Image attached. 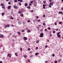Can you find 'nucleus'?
Masks as SVG:
<instances>
[{"instance_id":"obj_9","label":"nucleus","mask_w":63,"mask_h":63,"mask_svg":"<svg viewBox=\"0 0 63 63\" xmlns=\"http://www.w3.org/2000/svg\"><path fill=\"white\" fill-rule=\"evenodd\" d=\"M25 7H26V6H28V4H27V3H26L25 4Z\"/></svg>"},{"instance_id":"obj_1","label":"nucleus","mask_w":63,"mask_h":63,"mask_svg":"<svg viewBox=\"0 0 63 63\" xmlns=\"http://www.w3.org/2000/svg\"><path fill=\"white\" fill-rule=\"evenodd\" d=\"M44 36V34H43V33L42 32L40 34V36H39V37H43Z\"/></svg>"},{"instance_id":"obj_44","label":"nucleus","mask_w":63,"mask_h":63,"mask_svg":"<svg viewBox=\"0 0 63 63\" xmlns=\"http://www.w3.org/2000/svg\"><path fill=\"white\" fill-rule=\"evenodd\" d=\"M45 7H46V6H43V9H45Z\"/></svg>"},{"instance_id":"obj_29","label":"nucleus","mask_w":63,"mask_h":63,"mask_svg":"<svg viewBox=\"0 0 63 63\" xmlns=\"http://www.w3.org/2000/svg\"><path fill=\"white\" fill-rule=\"evenodd\" d=\"M50 8H51V6L50 5H49L48 6Z\"/></svg>"},{"instance_id":"obj_35","label":"nucleus","mask_w":63,"mask_h":63,"mask_svg":"<svg viewBox=\"0 0 63 63\" xmlns=\"http://www.w3.org/2000/svg\"><path fill=\"white\" fill-rule=\"evenodd\" d=\"M43 6H44V7H46V5L45 4H43Z\"/></svg>"},{"instance_id":"obj_20","label":"nucleus","mask_w":63,"mask_h":63,"mask_svg":"<svg viewBox=\"0 0 63 63\" xmlns=\"http://www.w3.org/2000/svg\"><path fill=\"white\" fill-rule=\"evenodd\" d=\"M0 5L1 6H4V4H3V3H1V4Z\"/></svg>"},{"instance_id":"obj_21","label":"nucleus","mask_w":63,"mask_h":63,"mask_svg":"<svg viewBox=\"0 0 63 63\" xmlns=\"http://www.w3.org/2000/svg\"><path fill=\"white\" fill-rule=\"evenodd\" d=\"M43 25H44V26H45L46 25V24H45V23H44L43 24Z\"/></svg>"},{"instance_id":"obj_36","label":"nucleus","mask_w":63,"mask_h":63,"mask_svg":"<svg viewBox=\"0 0 63 63\" xmlns=\"http://www.w3.org/2000/svg\"><path fill=\"white\" fill-rule=\"evenodd\" d=\"M31 49H30V48H29L28 49V50H31Z\"/></svg>"},{"instance_id":"obj_6","label":"nucleus","mask_w":63,"mask_h":63,"mask_svg":"<svg viewBox=\"0 0 63 63\" xmlns=\"http://www.w3.org/2000/svg\"><path fill=\"white\" fill-rule=\"evenodd\" d=\"M53 3H54V1H53V2H51L49 4L50 5H52Z\"/></svg>"},{"instance_id":"obj_17","label":"nucleus","mask_w":63,"mask_h":63,"mask_svg":"<svg viewBox=\"0 0 63 63\" xmlns=\"http://www.w3.org/2000/svg\"><path fill=\"white\" fill-rule=\"evenodd\" d=\"M18 24H21V22L20 21H18Z\"/></svg>"},{"instance_id":"obj_51","label":"nucleus","mask_w":63,"mask_h":63,"mask_svg":"<svg viewBox=\"0 0 63 63\" xmlns=\"http://www.w3.org/2000/svg\"><path fill=\"white\" fill-rule=\"evenodd\" d=\"M61 22H59V24H61Z\"/></svg>"},{"instance_id":"obj_59","label":"nucleus","mask_w":63,"mask_h":63,"mask_svg":"<svg viewBox=\"0 0 63 63\" xmlns=\"http://www.w3.org/2000/svg\"><path fill=\"white\" fill-rule=\"evenodd\" d=\"M11 26H12V27H13V26H14V25H12Z\"/></svg>"},{"instance_id":"obj_38","label":"nucleus","mask_w":63,"mask_h":63,"mask_svg":"<svg viewBox=\"0 0 63 63\" xmlns=\"http://www.w3.org/2000/svg\"><path fill=\"white\" fill-rule=\"evenodd\" d=\"M30 20H29L28 21V22H31V21H30Z\"/></svg>"},{"instance_id":"obj_60","label":"nucleus","mask_w":63,"mask_h":63,"mask_svg":"<svg viewBox=\"0 0 63 63\" xmlns=\"http://www.w3.org/2000/svg\"><path fill=\"white\" fill-rule=\"evenodd\" d=\"M56 31H58V29H57L56 30Z\"/></svg>"},{"instance_id":"obj_39","label":"nucleus","mask_w":63,"mask_h":63,"mask_svg":"<svg viewBox=\"0 0 63 63\" xmlns=\"http://www.w3.org/2000/svg\"><path fill=\"white\" fill-rule=\"evenodd\" d=\"M33 2V1H31L30 2L31 3H32Z\"/></svg>"},{"instance_id":"obj_3","label":"nucleus","mask_w":63,"mask_h":63,"mask_svg":"<svg viewBox=\"0 0 63 63\" xmlns=\"http://www.w3.org/2000/svg\"><path fill=\"white\" fill-rule=\"evenodd\" d=\"M7 27H10V25L9 24H8L5 25L4 26V27H5V28H7Z\"/></svg>"},{"instance_id":"obj_14","label":"nucleus","mask_w":63,"mask_h":63,"mask_svg":"<svg viewBox=\"0 0 63 63\" xmlns=\"http://www.w3.org/2000/svg\"><path fill=\"white\" fill-rule=\"evenodd\" d=\"M17 33L18 35H20L21 34V33H20V32H18Z\"/></svg>"},{"instance_id":"obj_10","label":"nucleus","mask_w":63,"mask_h":63,"mask_svg":"<svg viewBox=\"0 0 63 63\" xmlns=\"http://www.w3.org/2000/svg\"><path fill=\"white\" fill-rule=\"evenodd\" d=\"M1 7L3 9H5V7L4 6H2Z\"/></svg>"},{"instance_id":"obj_12","label":"nucleus","mask_w":63,"mask_h":63,"mask_svg":"<svg viewBox=\"0 0 63 63\" xmlns=\"http://www.w3.org/2000/svg\"><path fill=\"white\" fill-rule=\"evenodd\" d=\"M19 14H21V13H22V11H19Z\"/></svg>"},{"instance_id":"obj_50","label":"nucleus","mask_w":63,"mask_h":63,"mask_svg":"<svg viewBox=\"0 0 63 63\" xmlns=\"http://www.w3.org/2000/svg\"><path fill=\"white\" fill-rule=\"evenodd\" d=\"M36 18H39V17H38V16H36Z\"/></svg>"},{"instance_id":"obj_16","label":"nucleus","mask_w":63,"mask_h":63,"mask_svg":"<svg viewBox=\"0 0 63 63\" xmlns=\"http://www.w3.org/2000/svg\"><path fill=\"white\" fill-rule=\"evenodd\" d=\"M57 37H60L61 36V35L60 34H57Z\"/></svg>"},{"instance_id":"obj_4","label":"nucleus","mask_w":63,"mask_h":63,"mask_svg":"<svg viewBox=\"0 0 63 63\" xmlns=\"http://www.w3.org/2000/svg\"><path fill=\"white\" fill-rule=\"evenodd\" d=\"M14 8L16 9H17L18 8L16 6H14Z\"/></svg>"},{"instance_id":"obj_53","label":"nucleus","mask_w":63,"mask_h":63,"mask_svg":"<svg viewBox=\"0 0 63 63\" xmlns=\"http://www.w3.org/2000/svg\"><path fill=\"white\" fill-rule=\"evenodd\" d=\"M36 49H38V47H36V48H35Z\"/></svg>"},{"instance_id":"obj_47","label":"nucleus","mask_w":63,"mask_h":63,"mask_svg":"<svg viewBox=\"0 0 63 63\" xmlns=\"http://www.w3.org/2000/svg\"><path fill=\"white\" fill-rule=\"evenodd\" d=\"M31 12L32 13H33V10H32L31 11Z\"/></svg>"},{"instance_id":"obj_31","label":"nucleus","mask_w":63,"mask_h":63,"mask_svg":"<svg viewBox=\"0 0 63 63\" xmlns=\"http://www.w3.org/2000/svg\"><path fill=\"white\" fill-rule=\"evenodd\" d=\"M57 61H56L54 62L55 63H57Z\"/></svg>"},{"instance_id":"obj_25","label":"nucleus","mask_w":63,"mask_h":63,"mask_svg":"<svg viewBox=\"0 0 63 63\" xmlns=\"http://www.w3.org/2000/svg\"><path fill=\"white\" fill-rule=\"evenodd\" d=\"M14 1H15L14 2H17V0H15Z\"/></svg>"},{"instance_id":"obj_63","label":"nucleus","mask_w":63,"mask_h":63,"mask_svg":"<svg viewBox=\"0 0 63 63\" xmlns=\"http://www.w3.org/2000/svg\"><path fill=\"white\" fill-rule=\"evenodd\" d=\"M28 62H30V61H29L28 60Z\"/></svg>"},{"instance_id":"obj_62","label":"nucleus","mask_w":63,"mask_h":63,"mask_svg":"<svg viewBox=\"0 0 63 63\" xmlns=\"http://www.w3.org/2000/svg\"><path fill=\"white\" fill-rule=\"evenodd\" d=\"M41 31H43V29H41Z\"/></svg>"},{"instance_id":"obj_7","label":"nucleus","mask_w":63,"mask_h":63,"mask_svg":"<svg viewBox=\"0 0 63 63\" xmlns=\"http://www.w3.org/2000/svg\"><path fill=\"white\" fill-rule=\"evenodd\" d=\"M58 13L59 14H62V15L63 14V12L61 11L59 12H58Z\"/></svg>"},{"instance_id":"obj_49","label":"nucleus","mask_w":63,"mask_h":63,"mask_svg":"<svg viewBox=\"0 0 63 63\" xmlns=\"http://www.w3.org/2000/svg\"><path fill=\"white\" fill-rule=\"evenodd\" d=\"M21 16L22 17V16H23V14H22L21 15Z\"/></svg>"},{"instance_id":"obj_28","label":"nucleus","mask_w":63,"mask_h":63,"mask_svg":"<svg viewBox=\"0 0 63 63\" xmlns=\"http://www.w3.org/2000/svg\"><path fill=\"white\" fill-rule=\"evenodd\" d=\"M19 6H21V3L20 2H19Z\"/></svg>"},{"instance_id":"obj_30","label":"nucleus","mask_w":63,"mask_h":63,"mask_svg":"<svg viewBox=\"0 0 63 63\" xmlns=\"http://www.w3.org/2000/svg\"><path fill=\"white\" fill-rule=\"evenodd\" d=\"M52 56L53 57H54V56H55V55L54 54H53L52 55Z\"/></svg>"},{"instance_id":"obj_41","label":"nucleus","mask_w":63,"mask_h":63,"mask_svg":"<svg viewBox=\"0 0 63 63\" xmlns=\"http://www.w3.org/2000/svg\"><path fill=\"white\" fill-rule=\"evenodd\" d=\"M53 33H55V31H53Z\"/></svg>"},{"instance_id":"obj_48","label":"nucleus","mask_w":63,"mask_h":63,"mask_svg":"<svg viewBox=\"0 0 63 63\" xmlns=\"http://www.w3.org/2000/svg\"><path fill=\"white\" fill-rule=\"evenodd\" d=\"M8 4H11V2H8Z\"/></svg>"},{"instance_id":"obj_43","label":"nucleus","mask_w":63,"mask_h":63,"mask_svg":"<svg viewBox=\"0 0 63 63\" xmlns=\"http://www.w3.org/2000/svg\"><path fill=\"white\" fill-rule=\"evenodd\" d=\"M47 45H46L45 46V47L47 48Z\"/></svg>"},{"instance_id":"obj_2","label":"nucleus","mask_w":63,"mask_h":63,"mask_svg":"<svg viewBox=\"0 0 63 63\" xmlns=\"http://www.w3.org/2000/svg\"><path fill=\"white\" fill-rule=\"evenodd\" d=\"M4 35L3 34H0V38H4Z\"/></svg>"},{"instance_id":"obj_32","label":"nucleus","mask_w":63,"mask_h":63,"mask_svg":"<svg viewBox=\"0 0 63 63\" xmlns=\"http://www.w3.org/2000/svg\"><path fill=\"white\" fill-rule=\"evenodd\" d=\"M32 5V4L31 3H29V6H31Z\"/></svg>"},{"instance_id":"obj_13","label":"nucleus","mask_w":63,"mask_h":63,"mask_svg":"<svg viewBox=\"0 0 63 63\" xmlns=\"http://www.w3.org/2000/svg\"><path fill=\"white\" fill-rule=\"evenodd\" d=\"M11 6H9L8 7V9H10V8H11Z\"/></svg>"},{"instance_id":"obj_55","label":"nucleus","mask_w":63,"mask_h":63,"mask_svg":"<svg viewBox=\"0 0 63 63\" xmlns=\"http://www.w3.org/2000/svg\"><path fill=\"white\" fill-rule=\"evenodd\" d=\"M55 25H57V23H55Z\"/></svg>"},{"instance_id":"obj_22","label":"nucleus","mask_w":63,"mask_h":63,"mask_svg":"<svg viewBox=\"0 0 63 63\" xmlns=\"http://www.w3.org/2000/svg\"><path fill=\"white\" fill-rule=\"evenodd\" d=\"M30 6H29L27 7V9H30Z\"/></svg>"},{"instance_id":"obj_64","label":"nucleus","mask_w":63,"mask_h":63,"mask_svg":"<svg viewBox=\"0 0 63 63\" xmlns=\"http://www.w3.org/2000/svg\"><path fill=\"white\" fill-rule=\"evenodd\" d=\"M49 2H51V0H49Z\"/></svg>"},{"instance_id":"obj_5","label":"nucleus","mask_w":63,"mask_h":63,"mask_svg":"<svg viewBox=\"0 0 63 63\" xmlns=\"http://www.w3.org/2000/svg\"><path fill=\"white\" fill-rule=\"evenodd\" d=\"M12 55L10 54H8L7 56H9V57H10V58H11V56Z\"/></svg>"},{"instance_id":"obj_40","label":"nucleus","mask_w":63,"mask_h":63,"mask_svg":"<svg viewBox=\"0 0 63 63\" xmlns=\"http://www.w3.org/2000/svg\"><path fill=\"white\" fill-rule=\"evenodd\" d=\"M43 17H46V16L45 15H43Z\"/></svg>"},{"instance_id":"obj_11","label":"nucleus","mask_w":63,"mask_h":63,"mask_svg":"<svg viewBox=\"0 0 63 63\" xmlns=\"http://www.w3.org/2000/svg\"><path fill=\"white\" fill-rule=\"evenodd\" d=\"M19 1L20 2H22V0H17L18 2H19Z\"/></svg>"},{"instance_id":"obj_24","label":"nucleus","mask_w":63,"mask_h":63,"mask_svg":"<svg viewBox=\"0 0 63 63\" xmlns=\"http://www.w3.org/2000/svg\"><path fill=\"white\" fill-rule=\"evenodd\" d=\"M33 5H34L35 6V7H37V4H33Z\"/></svg>"},{"instance_id":"obj_54","label":"nucleus","mask_w":63,"mask_h":63,"mask_svg":"<svg viewBox=\"0 0 63 63\" xmlns=\"http://www.w3.org/2000/svg\"><path fill=\"white\" fill-rule=\"evenodd\" d=\"M3 62L2 61H0V63H2Z\"/></svg>"},{"instance_id":"obj_52","label":"nucleus","mask_w":63,"mask_h":63,"mask_svg":"<svg viewBox=\"0 0 63 63\" xmlns=\"http://www.w3.org/2000/svg\"><path fill=\"white\" fill-rule=\"evenodd\" d=\"M61 10H63V7H62L61 8Z\"/></svg>"},{"instance_id":"obj_8","label":"nucleus","mask_w":63,"mask_h":63,"mask_svg":"<svg viewBox=\"0 0 63 63\" xmlns=\"http://www.w3.org/2000/svg\"><path fill=\"white\" fill-rule=\"evenodd\" d=\"M24 40H27V39H28L27 38V37H24Z\"/></svg>"},{"instance_id":"obj_34","label":"nucleus","mask_w":63,"mask_h":63,"mask_svg":"<svg viewBox=\"0 0 63 63\" xmlns=\"http://www.w3.org/2000/svg\"><path fill=\"white\" fill-rule=\"evenodd\" d=\"M20 50L21 51H22V48H20Z\"/></svg>"},{"instance_id":"obj_18","label":"nucleus","mask_w":63,"mask_h":63,"mask_svg":"<svg viewBox=\"0 0 63 63\" xmlns=\"http://www.w3.org/2000/svg\"><path fill=\"white\" fill-rule=\"evenodd\" d=\"M28 33H30L31 32V31L29 30H28Z\"/></svg>"},{"instance_id":"obj_46","label":"nucleus","mask_w":63,"mask_h":63,"mask_svg":"<svg viewBox=\"0 0 63 63\" xmlns=\"http://www.w3.org/2000/svg\"><path fill=\"white\" fill-rule=\"evenodd\" d=\"M45 31H47V29H45Z\"/></svg>"},{"instance_id":"obj_58","label":"nucleus","mask_w":63,"mask_h":63,"mask_svg":"<svg viewBox=\"0 0 63 63\" xmlns=\"http://www.w3.org/2000/svg\"><path fill=\"white\" fill-rule=\"evenodd\" d=\"M15 35H14L13 36V38H14V37H15Z\"/></svg>"},{"instance_id":"obj_42","label":"nucleus","mask_w":63,"mask_h":63,"mask_svg":"<svg viewBox=\"0 0 63 63\" xmlns=\"http://www.w3.org/2000/svg\"><path fill=\"white\" fill-rule=\"evenodd\" d=\"M60 34V32H59V33H57V35H58V34L59 35V34Z\"/></svg>"},{"instance_id":"obj_26","label":"nucleus","mask_w":63,"mask_h":63,"mask_svg":"<svg viewBox=\"0 0 63 63\" xmlns=\"http://www.w3.org/2000/svg\"><path fill=\"white\" fill-rule=\"evenodd\" d=\"M15 55L16 56H17V54L16 53H15Z\"/></svg>"},{"instance_id":"obj_61","label":"nucleus","mask_w":63,"mask_h":63,"mask_svg":"<svg viewBox=\"0 0 63 63\" xmlns=\"http://www.w3.org/2000/svg\"><path fill=\"white\" fill-rule=\"evenodd\" d=\"M38 26H40V27H41V25H39Z\"/></svg>"},{"instance_id":"obj_57","label":"nucleus","mask_w":63,"mask_h":63,"mask_svg":"<svg viewBox=\"0 0 63 63\" xmlns=\"http://www.w3.org/2000/svg\"><path fill=\"white\" fill-rule=\"evenodd\" d=\"M32 53V51H31L30 52V53Z\"/></svg>"},{"instance_id":"obj_15","label":"nucleus","mask_w":63,"mask_h":63,"mask_svg":"<svg viewBox=\"0 0 63 63\" xmlns=\"http://www.w3.org/2000/svg\"><path fill=\"white\" fill-rule=\"evenodd\" d=\"M39 54V53H35V55H38Z\"/></svg>"},{"instance_id":"obj_37","label":"nucleus","mask_w":63,"mask_h":63,"mask_svg":"<svg viewBox=\"0 0 63 63\" xmlns=\"http://www.w3.org/2000/svg\"><path fill=\"white\" fill-rule=\"evenodd\" d=\"M37 21L38 22H40V20L39 19L37 20Z\"/></svg>"},{"instance_id":"obj_23","label":"nucleus","mask_w":63,"mask_h":63,"mask_svg":"<svg viewBox=\"0 0 63 63\" xmlns=\"http://www.w3.org/2000/svg\"><path fill=\"white\" fill-rule=\"evenodd\" d=\"M22 32H24V30H22Z\"/></svg>"},{"instance_id":"obj_45","label":"nucleus","mask_w":63,"mask_h":63,"mask_svg":"<svg viewBox=\"0 0 63 63\" xmlns=\"http://www.w3.org/2000/svg\"><path fill=\"white\" fill-rule=\"evenodd\" d=\"M43 2L44 3H46V1H43Z\"/></svg>"},{"instance_id":"obj_33","label":"nucleus","mask_w":63,"mask_h":63,"mask_svg":"<svg viewBox=\"0 0 63 63\" xmlns=\"http://www.w3.org/2000/svg\"><path fill=\"white\" fill-rule=\"evenodd\" d=\"M10 17H11V19H14V18L12 17V16H10Z\"/></svg>"},{"instance_id":"obj_56","label":"nucleus","mask_w":63,"mask_h":63,"mask_svg":"<svg viewBox=\"0 0 63 63\" xmlns=\"http://www.w3.org/2000/svg\"><path fill=\"white\" fill-rule=\"evenodd\" d=\"M50 29V27H48V29L49 30V29Z\"/></svg>"},{"instance_id":"obj_19","label":"nucleus","mask_w":63,"mask_h":63,"mask_svg":"<svg viewBox=\"0 0 63 63\" xmlns=\"http://www.w3.org/2000/svg\"><path fill=\"white\" fill-rule=\"evenodd\" d=\"M4 15H5V13H2V16H4Z\"/></svg>"},{"instance_id":"obj_27","label":"nucleus","mask_w":63,"mask_h":63,"mask_svg":"<svg viewBox=\"0 0 63 63\" xmlns=\"http://www.w3.org/2000/svg\"><path fill=\"white\" fill-rule=\"evenodd\" d=\"M39 40H38L37 41H36V43H39Z\"/></svg>"}]
</instances>
